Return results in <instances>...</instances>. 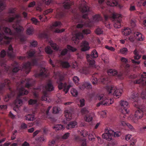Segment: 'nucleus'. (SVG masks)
<instances>
[{
    "label": "nucleus",
    "instance_id": "nucleus-37",
    "mask_svg": "<svg viewBox=\"0 0 146 146\" xmlns=\"http://www.w3.org/2000/svg\"><path fill=\"white\" fill-rule=\"evenodd\" d=\"M26 119L29 121H32L34 119V117L33 115H28L25 116Z\"/></svg>",
    "mask_w": 146,
    "mask_h": 146
},
{
    "label": "nucleus",
    "instance_id": "nucleus-47",
    "mask_svg": "<svg viewBox=\"0 0 146 146\" xmlns=\"http://www.w3.org/2000/svg\"><path fill=\"white\" fill-rule=\"evenodd\" d=\"M28 54V57L30 58L33 56L35 54L34 51H30L27 52Z\"/></svg>",
    "mask_w": 146,
    "mask_h": 146
},
{
    "label": "nucleus",
    "instance_id": "nucleus-50",
    "mask_svg": "<svg viewBox=\"0 0 146 146\" xmlns=\"http://www.w3.org/2000/svg\"><path fill=\"white\" fill-rule=\"evenodd\" d=\"M50 45L52 48H53L54 50H58V46H57L56 44L55 43L51 42L50 43Z\"/></svg>",
    "mask_w": 146,
    "mask_h": 146
},
{
    "label": "nucleus",
    "instance_id": "nucleus-23",
    "mask_svg": "<svg viewBox=\"0 0 146 146\" xmlns=\"http://www.w3.org/2000/svg\"><path fill=\"white\" fill-rule=\"evenodd\" d=\"M72 4V3L69 0H65L63 6L66 9L70 8V7Z\"/></svg>",
    "mask_w": 146,
    "mask_h": 146
},
{
    "label": "nucleus",
    "instance_id": "nucleus-40",
    "mask_svg": "<svg viewBox=\"0 0 146 146\" xmlns=\"http://www.w3.org/2000/svg\"><path fill=\"white\" fill-rule=\"evenodd\" d=\"M45 52L48 54H50L52 52V50L50 46H48L45 48Z\"/></svg>",
    "mask_w": 146,
    "mask_h": 146
},
{
    "label": "nucleus",
    "instance_id": "nucleus-52",
    "mask_svg": "<svg viewBox=\"0 0 146 146\" xmlns=\"http://www.w3.org/2000/svg\"><path fill=\"white\" fill-rule=\"evenodd\" d=\"M37 102L36 100L30 99L29 101V103L30 105H33L36 104Z\"/></svg>",
    "mask_w": 146,
    "mask_h": 146
},
{
    "label": "nucleus",
    "instance_id": "nucleus-28",
    "mask_svg": "<svg viewBox=\"0 0 146 146\" xmlns=\"http://www.w3.org/2000/svg\"><path fill=\"white\" fill-rule=\"evenodd\" d=\"M131 32V30L129 28H126L122 31V34L125 36L129 35Z\"/></svg>",
    "mask_w": 146,
    "mask_h": 146
},
{
    "label": "nucleus",
    "instance_id": "nucleus-34",
    "mask_svg": "<svg viewBox=\"0 0 146 146\" xmlns=\"http://www.w3.org/2000/svg\"><path fill=\"white\" fill-rule=\"evenodd\" d=\"M13 96V93L12 92L11 94H8L5 96L4 98V100L5 102H7L11 97Z\"/></svg>",
    "mask_w": 146,
    "mask_h": 146
},
{
    "label": "nucleus",
    "instance_id": "nucleus-53",
    "mask_svg": "<svg viewBox=\"0 0 146 146\" xmlns=\"http://www.w3.org/2000/svg\"><path fill=\"white\" fill-rule=\"evenodd\" d=\"M94 133H92L88 135V139L90 140L91 141H94L95 139V137L93 135Z\"/></svg>",
    "mask_w": 146,
    "mask_h": 146
},
{
    "label": "nucleus",
    "instance_id": "nucleus-51",
    "mask_svg": "<svg viewBox=\"0 0 146 146\" xmlns=\"http://www.w3.org/2000/svg\"><path fill=\"white\" fill-rule=\"evenodd\" d=\"M95 32L97 35H100L103 33V31L101 29L98 28L95 30Z\"/></svg>",
    "mask_w": 146,
    "mask_h": 146
},
{
    "label": "nucleus",
    "instance_id": "nucleus-63",
    "mask_svg": "<svg viewBox=\"0 0 146 146\" xmlns=\"http://www.w3.org/2000/svg\"><path fill=\"white\" fill-rule=\"evenodd\" d=\"M69 136V133H67L65 134L62 137V138L64 139H67Z\"/></svg>",
    "mask_w": 146,
    "mask_h": 146
},
{
    "label": "nucleus",
    "instance_id": "nucleus-41",
    "mask_svg": "<svg viewBox=\"0 0 146 146\" xmlns=\"http://www.w3.org/2000/svg\"><path fill=\"white\" fill-rule=\"evenodd\" d=\"M81 112L83 114H86V115L88 113L89 111L87 108H84L82 109Z\"/></svg>",
    "mask_w": 146,
    "mask_h": 146
},
{
    "label": "nucleus",
    "instance_id": "nucleus-44",
    "mask_svg": "<svg viewBox=\"0 0 146 146\" xmlns=\"http://www.w3.org/2000/svg\"><path fill=\"white\" fill-rule=\"evenodd\" d=\"M60 109L57 107H53V112L54 113H57L59 112Z\"/></svg>",
    "mask_w": 146,
    "mask_h": 146
},
{
    "label": "nucleus",
    "instance_id": "nucleus-25",
    "mask_svg": "<svg viewBox=\"0 0 146 146\" xmlns=\"http://www.w3.org/2000/svg\"><path fill=\"white\" fill-rule=\"evenodd\" d=\"M19 96L21 95H26L28 93V91L25 89L23 87H21L19 90Z\"/></svg>",
    "mask_w": 146,
    "mask_h": 146
},
{
    "label": "nucleus",
    "instance_id": "nucleus-49",
    "mask_svg": "<svg viewBox=\"0 0 146 146\" xmlns=\"http://www.w3.org/2000/svg\"><path fill=\"white\" fill-rule=\"evenodd\" d=\"M67 48L69 50H71V51L72 52H75L77 50L76 48L73 47L69 45H67Z\"/></svg>",
    "mask_w": 146,
    "mask_h": 146
},
{
    "label": "nucleus",
    "instance_id": "nucleus-62",
    "mask_svg": "<svg viewBox=\"0 0 146 146\" xmlns=\"http://www.w3.org/2000/svg\"><path fill=\"white\" fill-rule=\"evenodd\" d=\"M106 110L102 111L101 112V117L103 118L106 117Z\"/></svg>",
    "mask_w": 146,
    "mask_h": 146
},
{
    "label": "nucleus",
    "instance_id": "nucleus-48",
    "mask_svg": "<svg viewBox=\"0 0 146 146\" xmlns=\"http://www.w3.org/2000/svg\"><path fill=\"white\" fill-rule=\"evenodd\" d=\"M92 117L90 115H86V118L85 119V120L87 122H90L92 121Z\"/></svg>",
    "mask_w": 146,
    "mask_h": 146
},
{
    "label": "nucleus",
    "instance_id": "nucleus-61",
    "mask_svg": "<svg viewBox=\"0 0 146 146\" xmlns=\"http://www.w3.org/2000/svg\"><path fill=\"white\" fill-rule=\"evenodd\" d=\"M6 54L5 51L3 50H2L0 53V56L1 57H4Z\"/></svg>",
    "mask_w": 146,
    "mask_h": 146
},
{
    "label": "nucleus",
    "instance_id": "nucleus-58",
    "mask_svg": "<svg viewBox=\"0 0 146 146\" xmlns=\"http://www.w3.org/2000/svg\"><path fill=\"white\" fill-rule=\"evenodd\" d=\"M41 100H44L46 101L47 102H49L48 100H47V94H44V96H43L41 98Z\"/></svg>",
    "mask_w": 146,
    "mask_h": 146
},
{
    "label": "nucleus",
    "instance_id": "nucleus-9",
    "mask_svg": "<svg viewBox=\"0 0 146 146\" xmlns=\"http://www.w3.org/2000/svg\"><path fill=\"white\" fill-rule=\"evenodd\" d=\"M113 133L114 131L112 130L107 129L106 130L105 133L102 134V137L108 141H110L112 139Z\"/></svg>",
    "mask_w": 146,
    "mask_h": 146
},
{
    "label": "nucleus",
    "instance_id": "nucleus-60",
    "mask_svg": "<svg viewBox=\"0 0 146 146\" xmlns=\"http://www.w3.org/2000/svg\"><path fill=\"white\" fill-rule=\"evenodd\" d=\"M80 106L83 107L85 105V100L84 99H81L80 101Z\"/></svg>",
    "mask_w": 146,
    "mask_h": 146
},
{
    "label": "nucleus",
    "instance_id": "nucleus-45",
    "mask_svg": "<svg viewBox=\"0 0 146 146\" xmlns=\"http://www.w3.org/2000/svg\"><path fill=\"white\" fill-rule=\"evenodd\" d=\"M46 70L45 68H42L40 70L39 76H43L46 74Z\"/></svg>",
    "mask_w": 146,
    "mask_h": 146
},
{
    "label": "nucleus",
    "instance_id": "nucleus-17",
    "mask_svg": "<svg viewBox=\"0 0 146 146\" xmlns=\"http://www.w3.org/2000/svg\"><path fill=\"white\" fill-rule=\"evenodd\" d=\"M77 123L75 121L70 122L66 126V128L68 129H71L76 127L77 126Z\"/></svg>",
    "mask_w": 146,
    "mask_h": 146
},
{
    "label": "nucleus",
    "instance_id": "nucleus-39",
    "mask_svg": "<svg viewBox=\"0 0 146 146\" xmlns=\"http://www.w3.org/2000/svg\"><path fill=\"white\" fill-rule=\"evenodd\" d=\"M128 50L125 48H123L120 50V52L122 54H127Z\"/></svg>",
    "mask_w": 146,
    "mask_h": 146
},
{
    "label": "nucleus",
    "instance_id": "nucleus-3",
    "mask_svg": "<svg viewBox=\"0 0 146 146\" xmlns=\"http://www.w3.org/2000/svg\"><path fill=\"white\" fill-rule=\"evenodd\" d=\"M98 99L100 101V102L98 103L97 105V107L99 106L100 105L104 106H109L113 102L112 99L109 100L106 98L105 95L102 94L98 95L97 96Z\"/></svg>",
    "mask_w": 146,
    "mask_h": 146
},
{
    "label": "nucleus",
    "instance_id": "nucleus-46",
    "mask_svg": "<svg viewBox=\"0 0 146 146\" xmlns=\"http://www.w3.org/2000/svg\"><path fill=\"white\" fill-rule=\"evenodd\" d=\"M31 20L32 22L33 23L36 25H38V23L39 22L38 21L37 19L34 17H33L31 19Z\"/></svg>",
    "mask_w": 146,
    "mask_h": 146
},
{
    "label": "nucleus",
    "instance_id": "nucleus-1",
    "mask_svg": "<svg viewBox=\"0 0 146 146\" xmlns=\"http://www.w3.org/2000/svg\"><path fill=\"white\" fill-rule=\"evenodd\" d=\"M16 10L15 9H10L8 13V17L6 18L5 21L8 22H11L13 21L16 22L17 24L13 25V27L17 33H19L24 30V29L18 24L21 21V18L19 15L16 14Z\"/></svg>",
    "mask_w": 146,
    "mask_h": 146
},
{
    "label": "nucleus",
    "instance_id": "nucleus-35",
    "mask_svg": "<svg viewBox=\"0 0 146 146\" xmlns=\"http://www.w3.org/2000/svg\"><path fill=\"white\" fill-rule=\"evenodd\" d=\"M15 104L16 106H18L20 107L23 104V101L21 100H19L18 99H17L15 101Z\"/></svg>",
    "mask_w": 146,
    "mask_h": 146
},
{
    "label": "nucleus",
    "instance_id": "nucleus-31",
    "mask_svg": "<svg viewBox=\"0 0 146 146\" xmlns=\"http://www.w3.org/2000/svg\"><path fill=\"white\" fill-rule=\"evenodd\" d=\"M108 74L110 76H115L117 74L116 70H115L109 69L108 71Z\"/></svg>",
    "mask_w": 146,
    "mask_h": 146
},
{
    "label": "nucleus",
    "instance_id": "nucleus-5",
    "mask_svg": "<svg viewBox=\"0 0 146 146\" xmlns=\"http://www.w3.org/2000/svg\"><path fill=\"white\" fill-rule=\"evenodd\" d=\"M112 21H113L114 27L116 29L121 27V22L122 21V18L121 15L117 14H113L112 16Z\"/></svg>",
    "mask_w": 146,
    "mask_h": 146
},
{
    "label": "nucleus",
    "instance_id": "nucleus-36",
    "mask_svg": "<svg viewBox=\"0 0 146 146\" xmlns=\"http://www.w3.org/2000/svg\"><path fill=\"white\" fill-rule=\"evenodd\" d=\"M5 7L4 1L2 0H0V11L3 10Z\"/></svg>",
    "mask_w": 146,
    "mask_h": 146
},
{
    "label": "nucleus",
    "instance_id": "nucleus-18",
    "mask_svg": "<svg viewBox=\"0 0 146 146\" xmlns=\"http://www.w3.org/2000/svg\"><path fill=\"white\" fill-rule=\"evenodd\" d=\"M10 83V81L8 79H5L4 81V83L2 84L0 86V93H1L3 90V88L5 85H7L8 86H9Z\"/></svg>",
    "mask_w": 146,
    "mask_h": 146
},
{
    "label": "nucleus",
    "instance_id": "nucleus-59",
    "mask_svg": "<svg viewBox=\"0 0 146 146\" xmlns=\"http://www.w3.org/2000/svg\"><path fill=\"white\" fill-rule=\"evenodd\" d=\"M72 67L74 68L77 69L78 68V65L76 61H75L72 63Z\"/></svg>",
    "mask_w": 146,
    "mask_h": 146
},
{
    "label": "nucleus",
    "instance_id": "nucleus-29",
    "mask_svg": "<svg viewBox=\"0 0 146 146\" xmlns=\"http://www.w3.org/2000/svg\"><path fill=\"white\" fill-rule=\"evenodd\" d=\"M62 25L61 23L59 21H56L53 23V25L51 27V29H53L55 27H59Z\"/></svg>",
    "mask_w": 146,
    "mask_h": 146
},
{
    "label": "nucleus",
    "instance_id": "nucleus-57",
    "mask_svg": "<svg viewBox=\"0 0 146 146\" xmlns=\"http://www.w3.org/2000/svg\"><path fill=\"white\" fill-rule=\"evenodd\" d=\"M105 48L106 49L109 50H111V51H113L115 50L114 48L112 46H108L106 45L105 46Z\"/></svg>",
    "mask_w": 146,
    "mask_h": 146
},
{
    "label": "nucleus",
    "instance_id": "nucleus-56",
    "mask_svg": "<svg viewBox=\"0 0 146 146\" xmlns=\"http://www.w3.org/2000/svg\"><path fill=\"white\" fill-rule=\"evenodd\" d=\"M73 80L74 82L76 84L78 83V82L79 80V79L77 76H75L74 77Z\"/></svg>",
    "mask_w": 146,
    "mask_h": 146
},
{
    "label": "nucleus",
    "instance_id": "nucleus-27",
    "mask_svg": "<svg viewBox=\"0 0 146 146\" xmlns=\"http://www.w3.org/2000/svg\"><path fill=\"white\" fill-rule=\"evenodd\" d=\"M3 30L4 33L6 34H8L10 35H14V34H13L10 28L7 27H4L3 28Z\"/></svg>",
    "mask_w": 146,
    "mask_h": 146
},
{
    "label": "nucleus",
    "instance_id": "nucleus-26",
    "mask_svg": "<svg viewBox=\"0 0 146 146\" xmlns=\"http://www.w3.org/2000/svg\"><path fill=\"white\" fill-rule=\"evenodd\" d=\"M34 33V29L32 26L28 27L26 30V33L28 35H31Z\"/></svg>",
    "mask_w": 146,
    "mask_h": 146
},
{
    "label": "nucleus",
    "instance_id": "nucleus-38",
    "mask_svg": "<svg viewBox=\"0 0 146 146\" xmlns=\"http://www.w3.org/2000/svg\"><path fill=\"white\" fill-rule=\"evenodd\" d=\"M71 93L72 95L74 97L77 96L78 94L77 90L74 88H72L71 89Z\"/></svg>",
    "mask_w": 146,
    "mask_h": 146
},
{
    "label": "nucleus",
    "instance_id": "nucleus-43",
    "mask_svg": "<svg viewBox=\"0 0 146 146\" xmlns=\"http://www.w3.org/2000/svg\"><path fill=\"white\" fill-rule=\"evenodd\" d=\"M83 34L84 35H88L91 33V31L88 29H84L82 31Z\"/></svg>",
    "mask_w": 146,
    "mask_h": 146
},
{
    "label": "nucleus",
    "instance_id": "nucleus-42",
    "mask_svg": "<svg viewBox=\"0 0 146 146\" xmlns=\"http://www.w3.org/2000/svg\"><path fill=\"white\" fill-rule=\"evenodd\" d=\"M92 82L93 85H96L98 83L97 79L96 78L93 76L92 79Z\"/></svg>",
    "mask_w": 146,
    "mask_h": 146
},
{
    "label": "nucleus",
    "instance_id": "nucleus-8",
    "mask_svg": "<svg viewBox=\"0 0 146 146\" xmlns=\"http://www.w3.org/2000/svg\"><path fill=\"white\" fill-rule=\"evenodd\" d=\"M63 77H60V81L57 82V83L58 84V88L59 89L61 90L62 89L64 88V91L65 92V94L67 93L68 92L69 88L71 87L70 85H68L67 86H66V84L65 83H63L60 82L61 81L63 80Z\"/></svg>",
    "mask_w": 146,
    "mask_h": 146
},
{
    "label": "nucleus",
    "instance_id": "nucleus-10",
    "mask_svg": "<svg viewBox=\"0 0 146 146\" xmlns=\"http://www.w3.org/2000/svg\"><path fill=\"white\" fill-rule=\"evenodd\" d=\"M143 110L140 108L136 110L133 117V121L134 123H136L137 120L141 118L143 116Z\"/></svg>",
    "mask_w": 146,
    "mask_h": 146
},
{
    "label": "nucleus",
    "instance_id": "nucleus-24",
    "mask_svg": "<svg viewBox=\"0 0 146 146\" xmlns=\"http://www.w3.org/2000/svg\"><path fill=\"white\" fill-rule=\"evenodd\" d=\"M107 4L110 6H114L117 5L118 3L115 0H107Z\"/></svg>",
    "mask_w": 146,
    "mask_h": 146
},
{
    "label": "nucleus",
    "instance_id": "nucleus-19",
    "mask_svg": "<svg viewBox=\"0 0 146 146\" xmlns=\"http://www.w3.org/2000/svg\"><path fill=\"white\" fill-rule=\"evenodd\" d=\"M134 36L137 40L143 41L144 40L143 36L139 32H136L134 33Z\"/></svg>",
    "mask_w": 146,
    "mask_h": 146
},
{
    "label": "nucleus",
    "instance_id": "nucleus-4",
    "mask_svg": "<svg viewBox=\"0 0 146 146\" xmlns=\"http://www.w3.org/2000/svg\"><path fill=\"white\" fill-rule=\"evenodd\" d=\"M106 89L109 94H112L114 97H117V98L121 95L123 92L122 90L118 89L114 86H107Z\"/></svg>",
    "mask_w": 146,
    "mask_h": 146
},
{
    "label": "nucleus",
    "instance_id": "nucleus-14",
    "mask_svg": "<svg viewBox=\"0 0 146 146\" xmlns=\"http://www.w3.org/2000/svg\"><path fill=\"white\" fill-rule=\"evenodd\" d=\"M83 37V36L81 33L78 32L75 35V36L72 38V40L74 41L75 43H78L80 39H82Z\"/></svg>",
    "mask_w": 146,
    "mask_h": 146
},
{
    "label": "nucleus",
    "instance_id": "nucleus-11",
    "mask_svg": "<svg viewBox=\"0 0 146 146\" xmlns=\"http://www.w3.org/2000/svg\"><path fill=\"white\" fill-rule=\"evenodd\" d=\"M79 9L82 12H86L91 11L90 8L87 5L86 2L84 0H82Z\"/></svg>",
    "mask_w": 146,
    "mask_h": 146
},
{
    "label": "nucleus",
    "instance_id": "nucleus-2",
    "mask_svg": "<svg viewBox=\"0 0 146 146\" xmlns=\"http://www.w3.org/2000/svg\"><path fill=\"white\" fill-rule=\"evenodd\" d=\"M98 56V53L94 49L92 51L91 54H87L86 58L90 67L96 68L95 62L94 58H97Z\"/></svg>",
    "mask_w": 146,
    "mask_h": 146
},
{
    "label": "nucleus",
    "instance_id": "nucleus-21",
    "mask_svg": "<svg viewBox=\"0 0 146 146\" xmlns=\"http://www.w3.org/2000/svg\"><path fill=\"white\" fill-rule=\"evenodd\" d=\"M80 88L81 89H84L85 88L90 89L92 88V86L90 83L85 82L83 83Z\"/></svg>",
    "mask_w": 146,
    "mask_h": 146
},
{
    "label": "nucleus",
    "instance_id": "nucleus-13",
    "mask_svg": "<svg viewBox=\"0 0 146 146\" xmlns=\"http://www.w3.org/2000/svg\"><path fill=\"white\" fill-rule=\"evenodd\" d=\"M120 105L122 109V112L123 113H128L129 111L127 108L129 107L128 103L126 101L121 100Z\"/></svg>",
    "mask_w": 146,
    "mask_h": 146
},
{
    "label": "nucleus",
    "instance_id": "nucleus-12",
    "mask_svg": "<svg viewBox=\"0 0 146 146\" xmlns=\"http://www.w3.org/2000/svg\"><path fill=\"white\" fill-rule=\"evenodd\" d=\"M3 33H0V42L2 41L1 44H8L11 41L12 38L7 36L4 37Z\"/></svg>",
    "mask_w": 146,
    "mask_h": 146
},
{
    "label": "nucleus",
    "instance_id": "nucleus-30",
    "mask_svg": "<svg viewBox=\"0 0 146 146\" xmlns=\"http://www.w3.org/2000/svg\"><path fill=\"white\" fill-rule=\"evenodd\" d=\"M60 63V65L64 68H68L70 66L69 63L66 61H61Z\"/></svg>",
    "mask_w": 146,
    "mask_h": 146
},
{
    "label": "nucleus",
    "instance_id": "nucleus-64",
    "mask_svg": "<svg viewBox=\"0 0 146 146\" xmlns=\"http://www.w3.org/2000/svg\"><path fill=\"white\" fill-rule=\"evenodd\" d=\"M141 96L143 99L146 98V91L143 92L141 93Z\"/></svg>",
    "mask_w": 146,
    "mask_h": 146
},
{
    "label": "nucleus",
    "instance_id": "nucleus-55",
    "mask_svg": "<svg viewBox=\"0 0 146 146\" xmlns=\"http://www.w3.org/2000/svg\"><path fill=\"white\" fill-rule=\"evenodd\" d=\"M64 16V14L62 12L59 13L56 15V17L58 18H60Z\"/></svg>",
    "mask_w": 146,
    "mask_h": 146
},
{
    "label": "nucleus",
    "instance_id": "nucleus-16",
    "mask_svg": "<svg viewBox=\"0 0 146 146\" xmlns=\"http://www.w3.org/2000/svg\"><path fill=\"white\" fill-rule=\"evenodd\" d=\"M7 54L8 56L10 58H13L15 57V55L13 53V49L11 45H9L8 47Z\"/></svg>",
    "mask_w": 146,
    "mask_h": 146
},
{
    "label": "nucleus",
    "instance_id": "nucleus-6",
    "mask_svg": "<svg viewBox=\"0 0 146 146\" xmlns=\"http://www.w3.org/2000/svg\"><path fill=\"white\" fill-rule=\"evenodd\" d=\"M82 17L83 19L82 20V24H79L77 25V27L78 28H82L84 26L89 27L90 25V21L88 19L87 14H84L82 15Z\"/></svg>",
    "mask_w": 146,
    "mask_h": 146
},
{
    "label": "nucleus",
    "instance_id": "nucleus-22",
    "mask_svg": "<svg viewBox=\"0 0 146 146\" xmlns=\"http://www.w3.org/2000/svg\"><path fill=\"white\" fill-rule=\"evenodd\" d=\"M45 88L47 91H51L54 90V87L51 81L49 82L45 86Z\"/></svg>",
    "mask_w": 146,
    "mask_h": 146
},
{
    "label": "nucleus",
    "instance_id": "nucleus-15",
    "mask_svg": "<svg viewBox=\"0 0 146 146\" xmlns=\"http://www.w3.org/2000/svg\"><path fill=\"white\" fill-rule=\"evenodd\" d=\"M81 46V50L82 51L88 50L90 48L88 42L85 40L82 42Z\"/></svg>",
    "mask_w": 146,
    "mask_h": 146
},
{
    "label": "nucleus",
    "instance_id": "nucleus-32",
    "mask_svg": "<svg viewBox=\"0 0 146 146\" xmlns=\"http://www.w3.org/2000/svg\"><path fill=\"white\" fill-rule=\"evenodd\" d=\"M93 21L95 22H97L101 21L102 18L99 15H96L93 16Z\"/></svg>",
    "mask_w": 146,
    "mask_h": 146
},
{
    "label": "nucleus",
    "instance_id": "nucleus-20",
    "mask_svg": "<svg viewBox=\"0 0 146 146\" xmlns=\"http://www.w3.org/2000/svg\"><path fill=\"white\" fill-rule=\"evenodd\" d=\"M65 116L67 121H70L72 119L71 113L70 111L68 110L64 111Z\"/></svg>",
    "mask_w": 146,
    "mask_h": 146
},
{
    "label": "nucleus",
    "instance_id": "nucleus-33",
    "mask_svg": "<svg viewBox=\"0 0 146 146\" xmlns=\"http://www.w3.org/2000/svg\"><path fill=\"white\" fill-rule=\"evenodd\" d=\"M53 128L56 131H58L62 130L64 127L61 124H58L55 125L53 127Z\"/></svg>",
    "mask_w": 146,
    "mask_h": 146
},
{
    "label": "nucleus",
    "instance_id": "nucleus-7",
    "mask_svg": "<svg viewBox=\"0 0 146 146\" xmlns=\"http://www.w3.org/2000/svg\"><path fill=\"white\" fill-rule=\"evenodd\" d=\"M37 64V61L36 59H35L32 60L31 62H29L25 63L23 66V68L25 69L26 73L28 74L30 71L31 66Z\"/></svg>",
    "mask_w": 146,
    "mask_h": 146
},
{
    "label": "nucleus",
    "instance_id": "nucleus-54",
    "mask_svg": "<svg viewBox=\"0 0 146 146\" xmlns=\"http://www.w3.org/2000/svg\"><path fill=\"white\" fill-rule=\"evenodd\" d=\"M55 145V141L54 140H51L48 142V146H54Z\"/></svg>",
    "mask_w": 146,
    "mask_h": 146
}]
</instances>
